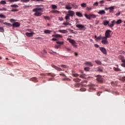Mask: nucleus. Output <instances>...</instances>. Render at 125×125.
Segmentation results:
<instances>
[{"label": "nucleus", "instance_id": "27", "mask_svg": "<svg viewBox=\"0 0 125 125\" xmlns=\"http://www.w3.org/2000/svg\"><path fill=\"white\" fill-rule=\"evenodd\" d=\"M71 5L72 6H73V7L74 8H75L76 9H78V8H79V7L78 6V5L73 3V4H71Z\"/></svg>", "mask_w": 125, "mask_h": 125}, {"label": "nucleus", "instance_id": "7", "mask_svg": "<svg viewBox=\"0 0 125 125\" xmlns=\"http://www.w3.org/2000/svg\"><path fill=\"white\" fill-rule=\"evenodd\" d=\"M112 31L110 30H107L105 31V37L104 38H106V39H108L109 38H111V34H110V33H111Z\"/></svg>", "mask_w": 125, "mask_h": 125}, {"label": "nucleus", "instance_id": "20", "mask_svg": "<svg viewBox=\"0 0 125 125\" xmlns=\"http://www.w3.org/2000/svg\"><path fill=\"white\" fill-rule=\"evenodd\" d=\"M76 14L77 16H78V17H83V14H81V12H77L76 13Z\"/></svg>", "mask_w": 125, "mask_h": 125}, {"label": "nucleus", "instance_id": "55", "mask_svg": "<svg viewBox=\"0 0 125 125\" xmlns=\"http://www.w3.org/2000/svg\"><path fill=\"white\" fill-rule=\"evenodd\" d=\"M94 6H98V2H96L94 4Z\"/></svg>", "mask_w": 125, "mask_h": 125}, {"label": "nucleus", "instance_id": "23", "mask_svg": "<svg viewBox=\"0 0 125 125\" xmlns=\"http://www.w3.org/2000/svg\"><path fill=\"white\" fill-rule=\"evenodd\" d=\"M87 83V81H83L82 82V85L83 86H85V85H86V83Z\"/></svg>", "mask_w": 125, "mask_h": 125}, {"label": "nucleus", "instance_id": "60", "mask_svg": "<svg viewBox=\"0 0 125 125\" xmlns=\"http://www.w3.org/2000/svg\"><path fill=\"white\" fill-rule=\"evenodd\" d=\"M7 26H8L9 27H12V24H11L10 23H8Z\"/></svg>", "mask_w": 125, "mask_h": 125}, {"label": "nucleus", "instance_id": "29", "mask_svg": "<svg viewBox=\"0 0 125 125\" xmlns=\"http://www.w3.org/2000/svg\"><path fill=\"white\" fill-rule=\"evenodd\" d=\"M97 82L100 83H103V80L102 79H97Z\"/></svg>", "mask_w": 125, "mask_h": 125}, {"label": "nucleus", "instance_id": "54", "mask_svg": "<svg viewBox=\"0 0 125 125\" xmlns=\"http://www.w3.org/2000/svg\"><path fill=\"white\" fill-rule=\"evenodd\" d=\"M81 91H85V90H86V89L84 88H82L80 89Z\"/></svg>", "mask_w": 125, "mask_h": 125}, {"label": "nucleus", "instance_id": "10", "mask_svg": "<svg viewBox=\"0 0 125 125\" xmlns=\"http://www.w3.org/2000/svg\"><path fill=\"white\" fill-rule=\"evenodd\" d=\"M76 27L78 28V29H80L81 30H83V29H84V30H85L86 28L84 27V25H83L82 24H77Z\"/></svg>", "mask_w": 125, "mask_h": 125}, {"label": "nucleus", "instance_id": "36", "mask_svg": "<svg viewBox=\"0 0 125 125\" xmlns=\"http://www.w3.org/2000/svg\"><path fill=\"white\" fill-rule=\"evenodd\" d=\"M0 32H1V33H3V32H4V29H3V27H0Z\"/></svg>", "mask_w": 125, "mask_h": 125}, {"label": "nucleus", "instance_id": "61", "mask_svg": "<svg viewBox=\"0 0 125 125\" xmlns=\"http://www.w3.org/2000/svg\"><path fill=\"white\" fill-rule=\"evenodd\" d=\"M102 93V92H99L97 93V95L98 96H100V94H101V93Z\"/></svg>", "mask_w": 125, "mask_h": 125}, {"label": "nucleus", "instance_id": "52", "mask_svg": "<svg viewBox=\"0 0 125 125\" xmlns=\"http://www.w3.org/2000/svg\"><path fill=\"white\" fill-rule=\"evenodd\" d=\"M61 67H62V68H64L65 69H66V68H67V65L63 64L61 65Z\"/></svg>", "mask_w": 125, "mask_h": 125}, {"label": "nucleus", "instance_id": "3", "mask_svg": "<svg viewBox=\"0 0 125 125\" xmlns=\"http://www.w3.org/2000/svg\"><path fill=\"white\" fill-rule=\"evenodd\" d=\"M74 16L75 12L74 11H69L65 17V20H70V17H73Z\"/></svg>", "mask_w": 125, "mask_h": 125}, {"label": "nucleus", "instance_id": "24", "mask_svg": "<svg viewBox=\"0 0 125 125\" xmlns=\"http://www.w3.org/2000/svg\"><path fill=\"white\" fill-rule=\"evenodd\" d=\"M95 62L98 65H101L102 64V62H101V61H99V60H96V61H95Z\"/></svg>", "mask_w": 125, "mask_h": 125}, {"label": "nucleus", "instance_id": "34", "mask_svg": "<svg viewBox=\"0 0 125 125\" xmlns=\"http://www.w3.org/2000/svg\"><path fill=\"white\" fill-rule=\"evenodd\" d=\"M0 3L1 4H6V2L4 0H1L0 1Z\"/></svg>", "mask_w": 125, "mask_h": 125}, {"label": "nucleus", "instance_id": "58", "mask_svg": "<svg viewBox=\"0 0 125 125\" xmlns=\"http://www.w3.org/2000/svg\"><path fill=\"white\" fill-rule=\"evenodd\" d=\"M94 46H95V47H96V48H98V47H99V45H98L97 44H95Z\"/></svg>", "mask_w": 125, "mask_h": 125}, {"label": "nucleus", "instance_id": "19", "mask_svg": "<svg viewBox=\"0 0 125 125\" xmlns=\"http://www.w3.org/2000/svg\"><path fill=\"white\" fill-rule=\"evenodd\" d=\"M71 3H69L68 4L66 5L65 9H67L69 10V9H72V7H71Z\"/></svg>", "mask_w": 125, "mask_h": 125}, {"label": "nucleus", "instance_id": "31", "mask_svg": "<svg viewBox=\"0 0 125 125\" xmlns=\"http://www.w3.org/2000/svg\"><path fill=\"white\" fill-rule=\"evenodd\" d=\"M82 7H86V3H83L81 4Z\"/></svg>", "mask_w": 125, "mask_h": 125}, {"label": "nucleus", "instance_id": "11", "mask_svg": "<svg viewBox=\"0 0 125 125\" xmlns=\"http://www.w3.org/2000/svg\"><path fill=\"white\" fill-rule=\"evenodd\" d=\"M100 50L104 54H107V51H106V49L104 47H100Z\"/></svg>", "mask_w": 125, "mask_h": 125}, {"label": "nucleus", "instance_id": "41", "mask_svg": "<svg viewBox=\"0 0 125 125\" xmlns=\"http://www.w3.org/2000/svg\"><path fill=\"white\" fill-rule=\"evenodd\" d=\"M60 46H61V45H55V48H56V49H58L60 47Z\"/></svg>", "mask_w": 125, "mask_h": 125}, {"label": "nucleus", "instance_id": "62", "mask_svg": "<svg viewBox=\"0 0 125 125\" xmlns=\"http://www.w3.org/2000/svg\"><path fill=\"white\" fill-rule=\"evenodd\" d=\"M104 2L105 1L103 0L100 1V3H101V4H102V3H104Z\"/></svg>", "mask_w": 125, "mask_h": 125}, {"label": "nucleus", "instance_id": "17", "mask_svg": "<svg viewBox=\"0 0 125 125\" xmlns=\"http://www.w3.org/2000/svg\"><path fill=\"white\" fill-rule=\"evenodd\" d=\"M59 33H62V34H67L68 33V31L66 30H59Z\"/></svg>", "mask_w": 125, "mask_h": 125}, {"label": "nucleus", "instance_id": "63", "mask_svg": "<svg viewBox=\"0 0 125 125\" xmlns=\"http://www.w3.org/2000/svg\"><path fill=\"white\" fill-rule=\"evenodd\" d=\"M15 21V20H14V19H12L10 20V22H14Z\"/></svg>", "mask_w": 125, "mask_h": 125}, {"label": "nucleus", "instance_id": "15", "mask_svg": "<svg viewBox=\"0 0 125 125\" xmlns=\"http://www.w3.org/2000/svg\"><path fill=\"white\" fill-rule=\"evenodd\" d=\"M104 69V68H103V67H102V66H99V67H98L97 71L98 72H101V73H102V72H103V70Z\"/></svg>", "mask_w": 125, "mask_h": 125}, {"label": "nucleus", "instance_id": "42", "mask_svg": "<svg viewBox=\"0 0 125 125\" xmlns=\"http://www.w3.org/2000/svg\"><path fill=\"white\" fill-rule=\"evenodd\" d=\"M6 10H7L6 8L3 7L1 8V11H6Z\"/></svg>", "mask_w": 125, "mask_h": 125}, {"label": "nucleus", "instance_id": "14", "mask_svg": "<svg viewBox=\"0 0 125 125\" xmlns=\"http://www.w3.org/2000/svg\"><path fill=\"white\" fill-rule=\"evenodd\" d=\"M98 14H99L100 15H104V14H105L106 12H105V11L104 10H100L98 12Z\"/></svg>", "mask_w": 125, "mask_h": 125}, {"label": "nucleus", "instance_id": "9", "mask_svg": "<svg viewBox=\"0 0 125 125\" xmlns=\"http://www.w3.org/2000/svg\"><path fill=\"white\" fill-rule=\"evenodd\" d=\"M12 26L13 28H18V27H20V23L16 22L12 24Z\"/></svg>", "mask_w": 125, "mask_h": 125}, {"label": "nucleus", "instance_id": "2", "mask_svg": "<svg viewBox=\"0 0 125 125\" xmlns=\"http://www.w3.org/2000/svg\"><path fill=\"white\" fill-rule=\"evenodd\" d=\"M103 24L104 25V26H107V25H108L109 28H113V27L115 26V24H116V21H111V23H109V21H103Z\"/></svg>", "mask_w": 125, "mask_h": 125}, {"label": "nucleus", "instance_id": "39", "mask_svg": "<svg viewBox=\"0 0 125 125\" xmlns=\"http://www.w3.org/2000/svg\"><path fill=\"white\" fill-rule=\"evenodd\" d=\"M18 11H19L18 9H12L11 11L12 12H15Z\"/></svg>", "mask_w": 125, "mask_h": 125}, {"label": "nucleus", "instance_id": "6", "mask_svg": "<svg viewBox=\"0 0 125 125\" xmlns=\"http://www.w3.org/2000/svg\"><path fill=\"white\" fill-rule=\"evenodd\" d=\"M102 41V43L103 44H109V42H108V40H107V39L106 37H103L101 38Z\"/></svg>", "mask_w": 125, "mask_h": 125}, {"label": "nucleus", "instance_id": "30", "mask_svg": "<svg viewBox=\"0 0 125 125\" xmlns=\"http://www.w3.org/2000/svg\"><path fill=\"white\" fill-rule=\"evenodd\" d=\"M51 7L52 8V9H56V8H57V6H56V5H51Z\"/></svg>", "mask_w": 125, "mask_h": 125}, {"label": "nucleus", "instance_id": "22", "mask_svg": "<svg viewBox=\"0 0 125 125\" xmlns=\"http://www.w3.org/2000/svg\"><path fill=\"white\" fill-rule=\"evenodd\" d=\"M109 12H113L114 11V9H115V7L114 6H111L109 7Z\"/></svg>", "mask_w": 125, "mask_h": 125}, {"label": "nucleus", "instance_id": "53", "mask_svg": "<svg viewBox=\"0 0 125 125\" xmlns=\"http://www.w3.org/2000/svg\"><path fill=\"white\" fill-rule=\"evenodd\" d=\"M60 76H62V77H66V75H65V74H64V73L61 72L60 74Z\"/></svg>", "mask_w": 125, "mask_h": 125}, {"label": "nucleus", "instance_id": "25", "mask_svg": "<svg viewBox=\"0 0 125 125\" xmlns=\"http://www.w3.org/2000/svg\"><path fill=\"white\" fill-rule=\"evenodd\" d=\"M122 20L120 19V20H118L117 21H116L115 23H116L117 25H119V24L122 23Z\"/></svg>", "mask_w": 125, "mask_h": 125}, {"label": "nucleus", "instance_id": "35", "mask_svg": "<svg viewBox=\"0 0 125 125\" xmlns=\"http://www.w3.org/2000/svg\"><path fill=\"white\" fill-rule=\"evenodd\" d=\"M56 42L58 44H62V45L64 44L63 42Z\"/></svg>", "mask_w": 125, "mask_h": 125}, {"label": "nucleus", "instance_id": "16", "mask_svg": "<svg viewBox=\"0 0 125 125\" xmlns=\"http://www.w3.org/2000/svg\"><path fill=\"white\" fill-rule=\"evenodd\" d=\"M33 35H34V33H33V32H31V33L27 32V33H26V36H27V37H33Z\"/></svg>", "mask_w": 125, "mask_h": 125}, {"label": "nucleus", "instance_id": "48", "mask_svg": "<svg viewBox=\"0 0 125 125\" xmlns=\"http://www.w3.org/2000/svg\"><path fill=\"white\" fill-rule=\"evenodd\" d=\"M29 7H30V6L28 5L23 6V8H24V9H27V8H29Z\"/></svg>", "mask_w": 125, "mask_h": 125}, {"label": "nucleus", "instance_id": "18", "mask_svg": "<svg viewBox=\"0 0 125 125\" xmlns=\"http://www.w3.org/2000/svg\"><path fill=\"white\" fill-rule=\"evenodd\" d=\"M63 25H64V26H72V24L68 22V20H66V22H63Z\"/></svg>", "mask_w": 125, "mask_h": 125}, {"label": "nucleus", "instance_id": "28", "mask_svg": "<svg viewBox=\"0 0 125 125\" xmlns=\"http://www.w3.org/2000/svg\"><path fill=\"white\" fill-rule=\"evenodd\" d=\"M51 13H56L57 14H58L60 13V12H59V11H57V10H54V11H52Z\"/></svg>", "mask_w": 125, "mask_h": 125}, {"label": "nucleus", "instance_id": "38", "mask_svg": "<svg viewBox=\"0 0 125 125\" xmlns=\"http://www.w3.org/2000/svg\"><path fill=\"white\" fill-rule=\"evenodd\" d=\"M10 2H15V1H19V0H8Z\"/></svg>", "mask_w": 125, "mask_h": 125}, {"label": "nucleus", "instance_id": "57", "mask_svg": "<svg viewBox=\"0 0 125 125\" xmlns=\"http://www.w3.org/2000/svg\"><path fill=\"white\" fill-rule=\"evenodd\" d=\"M91 9H92L91 8H89L88 7H87L86 8V10H88V11H90V10H91Z\"/></svg>", "mask_w": 125, "mask_h": 125}, {"label": "nucleus", "instance_id": "46", "mask_svg": "<svg viewBox=\"0 0 125 125\" xmlns=\"http://www.w3.org/2000/svg\"><path fill=\"white\" fill-rule=\"evenodd\" d=\"M31 81H32V82H34V83H37V82L38 81L37 79H31Z\"/></svg>", "mask_w": 125, "mask_h": 125}, {"label": "nucleus", "instance_id": "64", "mask_svg": "<svg viewBox=\"0 0 125 125\" xmlns=\"http://www.w3.org/2000/svg\"><path fill=\"white\" fill-rule=\"evenodd\" d=\"M52 41H57V39H56V38H53L52 39Z\"/></svg>", "mask_w": 125, "mask_h": 125}, {"label": "nucleus", "instance_id": "50", "mask_svg": "<svg viewBox=\"0 0 125 125\" xmlns=\"http://www.w3.org/2000/svg\"><path fill=\"white\" fill-rule=\"evenodd\" d=\"M56 38H62V35L60 34H56Z\"/></svg>", "mask_w": 125, "mask_h": 125}, {"label": "nucleus", "instance_id": "37", "mask_svg": "<svg viewBox=\"0 0 125 125\" xmlns=\"http://www.w3.org/2000/svg\"><path fill=\"white\" fill-rule=\"evenodd\" d=\"M69 30L70 31V32H71V33H72V34H77V32H74V30L71 29H69Z\"/></svg>", "mask_w": 125, "mask_h": 125}, {"label": "nucleus", "instance_id": "5", "mask_svg": "<svg viewBox=\"0 0 125 125\" xmlns=\"http://www.w3.org/2000/svg\"><path fill=\"white\" fill-rule=\"evenodd\" d=\"M67 41H68V42H69L70 43H72L73 46H74V47H77V45H76V41H75V40H73V39H71L70 38H67Z\"/></svg>", "mask_w": 125, "mask_h": 125}, {"label": "nucleus", "instance_id": "33", "mask_svg": "<svg viewBox=\"0 0 125 125\" xmlns=\"http://www.w3.org/2000/svg\"><path fill=\"white\" fill-rule=\"evenodd\" d=\"M114 71H116V72H120V71H121V69H120V68H116V67L114 68Z\"/></svg>", "mask_w": 125, "mask_h": 125}, {"label": "nucleus", "instance_id": "44", "mask_svg": "<svg viewBox=\"0 0 125 125\" xmlns=\"http://www.w3.org/2000/svg\"><path fill=\"white\" fill-rule=\"evenodd\" d=\"M80 78H81L82 79H85V75H81L80 76Z\"/></svg>", "mask_w": 125, "mask_h": 125}, {"label": "nucleus", "instance_id": "32", "mask_svg": "<svg viewBox=\"0 0 125 125\" xmlns=\"http://www.w3.org/2000/svg\"><path fill=\"white\" fill-rule=\"evenodd\" d=\"M73 80L74 81V82H76L78 83H80V82H81V79H73Z\"/></svg>", "mask_w": 125, "mask_h": 125}, {"label": "nucleus", "instance_id": "21", "mask_svg": "<svg viewBox=\"0 0 125 125\" xmlns=\"http://www.w3.org/2000/svg\"><path fill=\"white\" fill-rule=\"evenodd\" d=\"M44 33V34H50V33H52V30H45Z\"/></svg>", "mask_w": 125, "mask_h": 125}, {"label": "nucleus", "instance_id": "49", "mask_svg": "<svg viewBox=\"0 0 125 125\" xmlns=\"http://www.w3.org/2000/svg\"><path fill=\"white\" fill-rule=\"evenodd\" d=\"M44 19H46L47 20H50V18H49L47 16H44Z\"/></svg>", "mask_w": 125, "mask_h": 125}, {"label": "nucleus", "instance_id": "59", "mask_svg": "<svg viewBox=\"0 0 125 125\" xmlns=\"http://www.w3.org/2000/svg\"><path fill=\"white\" fill-rule=\"evenodd\" d=\"M100 39H101V36H98L97 38V40H96V41H99L100 40Z\"/></svg>", "mask_w": 125, "mask_h": 125}, {"label": "nucleus", "instance_id": "8", "mask_svg": "<svg viewBox=\"0 0 125 125\" xmlns=\"http://www.w3.org/2000/svg\"><path fill=\"white\" fill-rule=\"evenodd\" d=\"M51 67H52V68H54V69H55V70H57V71H59V72H61V71H62V68H61L60 67H59L58 66L55 65L54 64H52Z\"/></svg>", "mask_w": 125, "mask_h": 125}, {"label": "nucleus", "instance_id": "47", "mask_svg": "<svg viewBox=\"0 0 125 125\" xmlns=\"http://www.w3.org/2000/svg\"><path fill=\"white\" fill-rule=\"evenodd\" d=\"M49 76H51V77H55V74L54 73H48Z\"/></svg>", "mask_w": 125, "mask_h": 125}, {"label": "nucleus", "instance_id": "40", "mask_svg": "<svg viewBox=\"0 0 125 125\" xmlns=\"http://www.w3.org/2000/svg\"><path fill=\"white\" fill-rule=\"evenodd\" d=\"M30 0H21V2H29Z\"/></svg>", "mask_w": 125, "mask_h": 125}, {"label": "nucleus", "instance_id": "56", "mask_svg": "<svg viewBox=\"0 0 125 125\" xmlns=\"http://www.w3.org/2000/svg\"><path fill=\"white\" fill-rule=\"evenodd\" d=\"M59 20H60V21H63L64 20V19H63L62 17H59Z\"/></svg>", "mask_w": 125, "mask_h": 125}, {"label": "nucleus", "instance_id": "26", "mask_svg": "<svg viewBox=\"0 0 125 125\" xmlns=\"http://www.w3.org/2000/svg\"><path fill=\"white\" fill-rule=\"evenodd\" d=\"M11 7H12V8L14 7L15 8H17L19 7V6H18V5L14 4H12L11 5Z\"/></svg>", "mask_w": 125, "mask_h": 125}, {"label": "nucleus", "instance_id": "1", "mask_svg": "<svg viewBox=\"0 0 125 125\" xmlns=\"http://www.w3.org/2000/svg\"><path fill=\"white\" fill-rule=\"evenodd\" d=\"M33 12H35L34 14V16L36 17H39L42 15V13L43 12V8H36L33 9Z\"/></svg>", "mask_w": 125, "mask_h": 125}, {"label": "nucleus", "instance_id": "51", "mask_svg": "<svg viewBox=\"0 0 125 125\" xmlns=\"http://www.w3.org/2000/svg\"><path fill=\"white\" fill-rule=\"evenodd\" d=\"M73 76L74 77H75L76 78H77V77H79V74H77V73H73Z\"/></svg>", "mask_w": 125, "mask_h": 125}, {"label": "nucleus", "instance_id": "13", "mask_svg": "<svg viewBox=\"0 0 125 125\" xmlns=\"http://www.w3.org/2000/svg\"><path fill=\"white\" fill-rule=\"evenodd\" d=\"M85 65L86 66H90V67H93V64L91 63L90 62H84Z\"/></svg>", "mask_w": 125, "mask_h": 125}, {"label": "nucleus", "instance_id": "4", "mask_svg": "<svg viewBox=\"0 0 125 125\" xmlns=\"http://www.w3.org/2000/svg\"><path fill=\"white\" fill-rule=\"evenodd\" d=\"M85 17L88 19V20H90V19H91V18L93 19H95L96 18V17H97V16L94 14H89V15H87L86 14H85L84 15Z\"/></svg>", "mask_w": 125, "mask_h": 125}, {"label": "nucleus", "instance_id": "12", "mask_svg": "<svg viewBox=\"0 0 125 125\" xmlns=\"http://www.w3.org/2000/svg\"><path fill=\"white\" fill-rule=\"evenodd\" d=\"M121 61L123 62V63L121 64V66L125 67V60L124 59V56H121Z\"/></svg>", "mask_w": 125, "mask_h": 125}, {"label": "nucleus", "instance_id": "43", "mask_svg": "<svg viewBox=\"0 0 125 125\" xmlns=\"http://www.w3.org/2000/svg\"><path fill=\"white\" fill-rule=\"evenodd\" d=\"M0 18H6V17L2 14H0Z\"/></svg>", "mask_w": 125, "mask_h": 125}, {"label": "nucleus", "instance_id": "45", "mask_svg": "<svg viewBox=\"0 0 125 125\" xmlns=\"http://www.w3.org/2000/svg\"><path fill=\"white\" fill-rule=\"evenodd\" d=\"M90 70V68L89 67H85L84 68V70L86 71L87 72H88Z\"/></svg>", "mask_w": 125, "mask_h": 125}]
</instances>
